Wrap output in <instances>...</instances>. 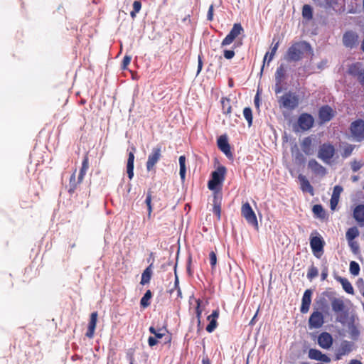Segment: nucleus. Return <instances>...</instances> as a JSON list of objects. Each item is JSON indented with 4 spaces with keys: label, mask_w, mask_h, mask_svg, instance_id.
Segmentation results:
<instances>
[{
    "label": "nucleus",
    "mask_w": 364,
    "mask_h": 364,
    "mask_svg": "<svg viewBox=\"0 0 364 364\" xmlns=\"http://www.w3.org/2000/svg\"><path fill=\"white\" fill-rule=\"evenodd\" d=\"M362 166H363V164L359 161H353L351 162V168L353 172L358 171V170H360Z\"/></svg>",
    "instance_id": "obj_51"
},
{
    "label": "nucleus",
    "mask_w": 364,
    "mask_h": 364,
    "mask_svg": "<svg viewBox=\"0 0 364 364\" xmlns=\"http://www.w3.org/2000/svg\"><path fill=\"white\" fill-rule=\"evenodd\" d=\"M302 56L303 52L300 49L296 47H289L285 58L289 62H296L300 60L302 58Z\"/></svg>",
    "instance_id": "obj_17"
},
{
    "label": "nucleus",
    "mask_w": 364,
    "mask_h": 364,
    "mask_svg": "<svg viewBox=\"0 0 364 364\" xmlns=\"http://www.w3.org/2000/svg\"><path fill=\"white\" fill-rule=\"evenodd\" d=\"M221 105L223 114H228L231 112L232 107L230 105V99H228V97H222Z\"/></svg>",
    "instance_id": "obj_36"
},
{
    "label": "nucleus",
    "mask_w": 364,
    "mask_h": 364,
    "mask_svg": "<svg viewBox=\"0 0 364 364\" xmlns=\"http://www.w3.org/2000/svg\"><path fill=\"white\" fill-rule=\"evenodd\" d=\"M336 154L333 145L330 143H324L319 146L318 157L326 164H330Z\"/></svg>",
    "instance_id": "obj_5"
},
{
    "label": "nucleus",
    "mask_w": 364,
    "mask_h": 364,
    "mask_svg": "<svg viewBox=\"0 0 364 364\" xmlns=\"http://www.w3.org/2000/svg\"><path fill=\"white\" fill-rule=\"evenodd\" d=\"M342 191L343 188L341 186H336L333 188L332 196L339 198V196Z\"/></svg>",
    "instance_id": "obj_52"
},
{
    "label": "nucleus",
    "mask_w": 364,
    "mask_h": 364,
    "mask_svg": "<svg viewBox=\"0 0 364 364\" xmlns=\"http://www.w3.org/2000/svg\"><path fill=\"white\" fill-rule=\"evenodd\" d=\"M286 75V69L284 65H280L275 73L274 92L277 95L283 90V81Z\"/></svg>",
    "instance_id": "obj_9"
},
{
    "label": "nucleus",
    "mask_w": 364,
    "mask_h": 364,
    "mask_svg": "<svg viewBox=\"0 0 364 364\" xmlns=\"http://www.w3.org/2000/svg\"><path fill=\"white\" fill-rule=\"evenodd\" d=\"M339 198H336L333 196H331V200H330V205L331 210H334L336 206L337 205L338 203Z\"/></svg>",
    "instance_id": "obj_55"
},
{
    "label": "nucleus",
    "mask_w": 364,
    "mask_h": 364,
    "mask_svg": "<svg viewBox=\"0 0 364 364\" xmlns=\"http://www.w3.org/2000/svg\"><path fill=\"white\" fill-rule=\"evenodd\" d=\"M309 357L311 359L323 361L325 363H329L331 361V359L328 356L323 354L317 349H310L309 351Z\"/></svg>",
    "instance_id": "obj_23"
},
{
    "label": "nucleus",
    "mask_w": 364,
    "mask_h": 364,
    "mask_svg": "<svg viewBox=\"0 0 364 364\" xmlns=\"http://www.w3.org/2000/svg\"><path fill=\"white\" fill-rule=\"evenodd\" d=\"M131 60H132V55H128L127 53L122 60V66H121L122 70H126L127 68L128 65H129V63L131 62Z\"/></svg>",
    "instance_id": "obj_49"
},
{
    "label": "nucleus",
    "mask_w": 364,
    "mask_h": 364,
    "mask_svg": "<svg viewBox=\"0 0 364 364\" xmlns=\"http://www.w3.org/2000/svg\"><path fill=\"white\" fill-rule=\"evenodd\" d=\"M76 170L73 173L70 178L69 181V188H68V193L72 194L75 192L76 190L77 186L80 184L82 182H79V177L77 178V180H76Z\"/></svg>",
    "instance_id": "obj_32"
},
{
    "label": "nucleus",
    "mask_w": 364,
    "mask_h": 364,
    "mask_svg": "<svg viewBox=\"0 0 364 364\" xmlns=\"http://www.w3.org/2000/svg\"><path fill=\"white\" fill-rule=\"evenodd\" d=\"M151 200H152L151 191H149L147 192L146 198V200H145V203H146V205L147 206V209H148V218H151L152 210H153L152 209Z\"/></svg>",
    "instance_id": "obj_43"
},
{
    "label": "nucleus",
    "mask_w": 364,
    "mask_h": 364,
    "mask_svg": "<svg viewBox=\"0 0 364 364\" xmlns=\"http://www.w3.org/2000/svg\"><path fill=\"white\" fill-rule=\"evenodd\" d=\"M317 303H321V309L327 307V304H326V301H322V299H321L319 301H317Z\"/></svg>",
    "instance_id": "obj_63"
},
{
    "label": "nucleus",
    "mask_w": 364,
    "mask_h": 364,
    "mask_svg": "<svg viewBox=\"0 0 364 364\" xmlns=\"http://www.w3.org/2000/svg\"><path fill=\"white\" fill-rule=\"evenodd\" d=\"M312 141L310 137H306L301 142V149L306 155H311L313 150L311 148Z\"/></svg>",
    "instance_id": "obj_33"
},
{
    "label": "nucleus",
    "mask_w": 364,
    "mask_h": 364,
    "mask_svg": "<svg viewBox=\"0 0 364 364\" xmlns=\"http://www.w3.org/2000/svg\"><path fill=\"white\" fill-rule=\"evenodd\" d=\"M300 102L299 97L296 93L289 91L278 98V104L280 109L289 111L294 110Z\"/></svg>",
    "instance_id": "obj_1"
},
{
    "label": "nucleus",
    "mask_w": 364,
    "mask_h": 364,
    "mask_svg": "<svg viewBox=\"0 0 364 364\" xmlns=\"http://www.w3.org/2000/svg\"><path fill=\"white\" fill-rule=\"evenodd\" d=\"M149 332L155 336V337L158 339L162 338L165 336V333L163 331L168 332L166 328H159L156 330L154 326H150Z\"/></svg>",
    "instance_id": "obj_41"
},
{
    "label": "nucleus",
    "mask_w": 364,
    "mask_h": 364,
    "mask_svg": "<svg viewBox=\"0 0 364 364\" xmlns=\"http://www.w3.org/2000/svg\"><path fill=\"white\" fill-rule=\"evenodd\" d=\"M255 103L257 106H259V97L257 95L255 97Z\"/></svg>",
    "instance_id": "obj_64"
},
{
    "label": "nucleus",
    "mask_w": 364,
    "mask_h": 364,
    "mask_svg": "<svg viewBox=\"0 0 364 364\" xmlns=\"http://www.w3.org/2000/svg\"><path fill=\"white\" fill-rule=\"evenodd\" d=\"M358 80L360 83L364 86V70H363L362 73L360 74V77H358Z\"/></svg>",
    "instance_id": "obj_62"
},
{
    "label": "nucleus",
    "mask_w": 364,
    "mask_h": 364,
    "mask_svg": "<svg viewBox=\"0 0 364 364\" xmlns=\"http://www.w3.org/2000/svg\"><path fill=\"white\" fill-rule=\"evenodd\" d=\"M308 168L316 175L323 177L327 171L326 168L315 159H311L308 162Z\"/></svg>",
    "instance_id": "obj_14"
},
{
    "label": "nucleus",
    "mask_w": 364,
    "mask_h": 364,
    "mask_svg": "<svg viewBox=\"0 0 364 364\" xmlns=\"http://www.w3.org/2000/svg\"><path fill=\"white\" fill-rule=\"evenodd\" d=\"M148 343L150 347H153V346H156L158 343L157 338L155 336L154 337L150 336L148 338Z\"/></svg>",
    "instance_id": "obj_57"
},
{
    "label": "nucleus",
    "mask_w": 364,
    "mask_h": 364,
    "mask_svg": "<svg viewBox=\"0 0 364 364\" xmlns=\"http://www.w3.org/2000/svg\"><path fill=\"white\" fill-rule=\"evenodd\" d=\"M219 316V311L218 309L214 310L210 315H209L207 319L209 321V323L206 326V331L208 333H212L217 328L218 322L217 318Z\"/></svg>",
    "instance_id": "obj_19"
},
{
    "label": "nucleus",
    "mask_w": 364,
    "mask_h": 364,
    "mask_svg": "<svg viewBox=\"0 0 364 364\" xmlns=\"http://www.w3.org/2000/svg\"><path fill=\"white\" fill-rule=\"evenodd\" d=\"M202 58H203V55L201 53H200L198 56V70H197V75H198L201 70H202V68H203V61H202Z\"/></svg>",
    "instance_id": "obj_54"
},
{
    "label": "nucleus",
    "mask_w": 364,
    "mask_h": 364,
    "mask_svg": "<svg viewBox=\"0 0 364 364\" xmlns=\"http://www.w3.org/2000/svg\"><path fill=\"white\" fill-rule=\"evenodd\" d=\"M179 165H180V171L179 174L182 181H183L186 178V156H181L179 157Z\"/></svg>",
    "instance_id": "obj_37"
},
{
    "label": "nucleus",
    "mask_w": 364,
    "mask_h": 364,
    "mask_svg": "<svg viewBox=\"0 0 364 364\" xmlns=\"http://www.w3.org/2000/svg\"><path fill=\"white\" fill-rule=\"evenodd\" d=\"M312 291L311 289H306L302 296L301 306L300 311L302 314H306L310 308L311 303Z\"/></svg>",
    "instance_id": "obj_16"
},
{
    "label": "nucleus",
    "mask_w": 364,
    "mask_h": 364,
    "mask_svg": "<svg viewBox=\"0 0 364 364\" xmlns=\"http://www.w3.org/2000/svg\"><path fill=\"white\" fill-rule=\"evenodd\" d=\"M98 314L97 311L92 312L90 315V321L88 324L87 331L86 332V336L91 338L93 337L96 324L97 321Z\"/></svg>",
    "instance_id": "obj_21"
},
{
    "label": "nucleus",
    "mask_w": 364,
    "mask_h": 364,
    "mask_svg": "<svg viewBox=\"0 0 364 364\" xmlns=\"http://www.w3.org/2000/svg\"><path fill=\"white\" fill-rule=\"evenodd\" d=\"M88 168H89V158H88V154H86L84 156V158H83V160H82V166H81V168L80 170V173H79V182H82V180L84 178V176H85Z\"/></svg>",
    "instance_id": "obj_30"
},
{
    "label": "nucleus",
    "mask_w": 364,
    "mask_h": 364,
    "mask_svg": "<svg viewBox=\"0 0 364 364\" xmlns=\"http://www.w3.org/2000/svg\"><path fill=\"white\" fill-rule=\"evenodd\" d=\"M324 323V316L322 312L318 309L314 310L309 318V327L310 329H317L323 326Z\"/></svg>",
    "instance_id": "obj_8"
},
{
    "label": "nucleus",
    "mask_w": 364,
    "mask_h": 364,
    "mask_svg": "<svg viewBox=\"0 0 364 364\" xmlns=\"http://www.w3.org/2000/svg\"><path fill=\"white\" fill-rule=\"evenodd\" d=\"M175 289L180 288L179 287V280L178 275L176 274V265L175 266V282H174Z\"/></svg>",
    "instance_id": "obj_60"
},
{
    "label": "nucleus",
    "mask_w": 364,
    "mask_h": 364,
    "mask_svg": "<svg viewBox=\"0 0 364 364\" xmlns=\"http://www.w3.org/2000/svg\"><path fill=\"white\" fill-rule=\"evenodd\" d=\"M227 169L224 166H219L217 169L211 173V179L208 181V187L210 190L216 189L217 186L221 185L225 180Z\"/></svg>",
    "instance_id": "obj_3"
},
{
    "label": "nucleus",
    "mask_w": 364,
    "mask_h": 364,
    "mask_svg": "<svg viewBox=\"0 0 364 364\" xmlns=\"http://www.w3.org/2000/svg\"><path fill=\"white\" fill-rule=\"evenodd\" d=\"M328 267H324V268L322 270L321 275V280L326 279V278L328 277Z\"/></svg>",
    "instance_id": "obj_59"
},
{
    "label": "nucleus",
    "mask_w": 364,
    "mask_h": 364,
    "mask_svg": "<svg viewBox=\"0 0 364 364\" xmlns=\"http://www.w3.org/2000/svg\"><path fill=\"white\" fill-rule=\"evenodd\" d=\"M312 211L314 214L321 219H323L326 216V213L323 206L320 204H316L313 206Z\"/></svg>",
    "instance_id": "obj_38"
},
{
    "label": "nucleus",
    "mask_w": 364,
    "mask_h": 364,
    "mask_svg": "<svg viewBox=\"0 0 364 364\" xmlns=\"http://www.w3.org/2000/svg\"><path fill=\"white\" fill-rule=\"evenodd\" d=\"M161 157V146L157 145L151 149V153L148 156V159L146 163V170L148 171L154 170L155 166L159 161Z\"/></svg>",
    "instance_id": "obj_7"
},
{
    "label": "nucleus",
    "mask_w": 364,
    "mask_h": 364,
    "mask_svg": "<svg viewBox=\"0 0 364 364\" xmlns=\"http://www.w3.org/2000/svg\"><path fill=\"white\" fill-rule=\"evenodd\" d=\"M153 264H150L143 272L140 284L144 285L150 282L152 274Z\"/></svg>",
    "instance_id": "obj_31"
},
{
    "label": "nucleus",
    "mask_w": 364,
    "mask_h": 364,
    "mask_svg": "<svg viewBox=\"0 0 364 364\" xmlns=\"http://www.w3.org/2000/svg\"><path fill=\"white\" fill-rule=\"evenodd\" d=\"M350 272L353 276H358L360 272V265L358 262L355 261H351L350 262Z\"/></svg>",
    "instance_id": "obj_45"
},
{
    "label": "nucleus",
    "mask_w": 364,
    "mask_h": 364,
    "mask_svg": "<svg viewBox=\"0 0 364 364\" xmlns=\"http://www.w3.org/2000/svg\"><path fill=\"white\" fill-rule=\"evenodd\" d=\"M219 149L223 151L228 159H232V153L226 135H221L217 140Z\"/></svg>",
    "instance_id": "obj_13"
},
{
    "label": "nucleus",
    "mask_w": 364,
    "mask_h": 364,
    "mask_svg": "<svg viewBox=\"0 0 364 364\" xmlns=\"http://www.w3.org/2000/svg\"><path fill=\"white\" fill-rule=\"evenodd\" d=\"M355 148L354 145L352 144H346L343 148L341 152V156L343 158H347L350 156Z\"/></svg>",
    "instance_id": "obj_44"
},
{
    "label": "nucleus",
    "mask_w": 364,
    "mask_h": 364,
    "mask_svg": "<svg viewBox=\"0 0 364 364\" xmlns=\"http://www.w3.org/2000/svg\"><path fill=\"white\" fill-rule=\"evenodd\" d=\"M362 72V64L360 63H354L351 65L348 68L349 74L353 76H358V77H360Z\"/></svg>",
    "instance_id": "obj_34"
},
{
    "label": "nucleus",
    "mask_w": 364,
    "mask_h": 364,
    "mask_svg": "<svg viewBox=\"0 0 364 364\" xmlns=\"http://www.w3.org/2000/svg\"><path fill=\"white\" fill-rule=\"evenodd\" d=\"M298 179L300 182L301 185V189L303 192H308L311 196L314 195V188L308 181V179L306 178L305 176L302 174H299L298 176Z\"/></svg>",
    "instance_id": "obj_25"
},
{
    "label": "nucleus",
    "mask_w": 364,
    "mask_h": 364,
    "mask_svg": "<svg viewBox=\"0 0 364 364\" xmlns=\"http://www.w3.org/2000/svg\"><path fill=\"white\" fill-rule=\"evenodd\" d=\"M202 363L203 364H211V362H210V359L208 358V355H205L203 357Z\"/></svg>",
    "instance_id": "obj_61"
},
{
    "label": "nucleus",
    "mask_w": 364,
    "mask_h": 364,
    "mask_svg": "<svg viewBox=\"0 0 364 364\" xmlns=\"http://www.w3.org/2000/svg\"><path fill=\"white\" fill-rule=\"evenodd\" d=\"M221 201L222 196L218 194H215L213 201V212L217 216L218 220H220L221 218Z\"/></svg>",
    "instance_id": "obj_26"
},
{
    "label": "nucleus",
    "mask_w": 364,
    "mask_h": 364,
    "mask_svg": "<svg viewBox=\"0 0 364 364\" xmlns=\"http://www.w3.org/2000/svg\"><path fill=\"white\" fill-rule=\"evenodd\" d=\"M314 122L313 117L308 113L301 114L298 119V124L304 131L310 129L313 127Z\"/></svg>",
    "instance_id": "obj_12"
},
{
    "label": "nucleus",
    "mask_w": 364,
    "mask_h": 364,
    "mask_svg": "<svg viewBox=\"0 0 364 364\" xmlns=\"http://www.w3.org/2000/svg\"><path fill=\"white\" fill-rule=\"evenodd\" d=\"M332 310L336 314L346 312V305L343 299L333 297L331 298Z\"/></svg>",
    "instance_id": "obj_20"
},
{
    "label": "nucleus",
    "mask_w": 364,
    "mask_h": 364,
    "mask_svg": "<svg viewBox=\"0 0 364 364\" xmlns=\"http://www.w3.org/2000/svg\"><path fill=\"white\" fill-rule=\"evenodd\" d=\"M353 215L360 226H364V205L359 204L356 205L353 210Z\"/></svg>",
    "instance_id": "obj_22"
},
{
    "label": "nucleus",
    "mask_w": 364,
    "mask_h": 364,
    "mask_svg": "<svg viewBox=\"0 0 364 364\" xmlns=\"http://www.w3.org/2000/svg\"><path fill=\"white\" fill-rule=\"evenodd\" d=\"M318 343L322 348L328 349L333 344V338L328 332H322L318 337Z\"/></svg>",
    "instance_id": "obj_15"
},
{
    "label": "nucleus",
    "mask_w": 364,
    "mask_h": 364,
    "mask_svg": "<svg viewBox=\"0 0 364 364\" xmlns=\"http://www.w3.org/2000/svg\"><path fill=\"white\" fill-rule=\"evenodd\" d=\"M358 39V36L355 31H347L343 36V43L344 46H354Z\"/></svg>",
    "instance_id": "obj_18"
},
{
    "label": "nucleus",
    "mask_w": 364,
    "mask_h": 364,
    "mask_svg": "<svg viewBox=\"0 0 364 364\" xmlns=\"http://www.w3.org/2000/svg\"><path fill=\"white\" fill-rule=\"evenodd\" d=\"M352 349L353 344L350 341H343L338 349V354L336 355V359L338 360L342 355L349 353L350 351H352Z\"/></svg>",
    "instance_id": "obj_27"
},
{
    "label": "nucleus",
    "mask_w": 364,
    "mask_h": 364,
    "mask_svg": "<svg viewBox=\"0 0 364 364\" xmlns=\"http://www.w3.org/2000/svg\"><path fill=\"white\" fill-rule=\"evenodd\" d=\"M336 279L341 284L343 289L346 292L350 294H354V289L350 282L346 278L338 276L336 277Z\"/></svg>",
    "instance_id": "obj_29"
},
{
    "label": "nucleus",
    "mask_w": 364,
    "mask_h": 364,
    "mask_svg": "<svg viewBox=\"0 0 364 364\" xmlns=\"http://www.w3.org/2000/svg\"><path fill=\"white\" fill-rule=\"evenodd\" d=\"M152 296V293L150 290H147L143 297L141 299L140 305L143 308H146L150 305L149 300Z\"/></svg>",
    "instance_id": "obj_40"
},
{
    "label": "nucleus",
    "mask_w": 364,
    "mask_h": 364,
    "mask_svg": "<svg viewBox=\"0 0 364 364\" xmlns=\"http://www.w3.org/2000/svg\"><path fill=\"white\" fill-rule=\"evenodd\" d=\"M318 274V269L314 266L311 265L308 270L307 272V278L311 281L314 278L316 277Z\"/></svg>",
    "instance_id": "obj_47"
},
{
    "label": "nucleus",
    "mask_w": 364,
    "mask_h": 364,
    "mask_svg": "<svg viewBox=\"0 0 364 364\" xmlns=\"http://www.w3.org/2000/svg\"><path fill=\"white\" fill-rule=\"evenodd\" d=\"M335 114L336 111L329 105H323L318 110V119L321 124L331 121Z\"/></svg>",
    "instance_id": "obj_10"
},
{
    "label": "nucleus",
    "mask_w": 364,
    "mask_h": 364,
    "mask_svg": "<svg viewBox=\"0 0 364 364\" xmlns=\"http://www.w3.org/2000/svg\"><path fill=\"white\" fill-rule=\"evenodd\" d=\"M243 115L245 118V119L248 122V125L251 126L252 124V112L251 108L250 107H245L243 109Z\"/></svg>",
    "instance_id": "obj_46"
},
{
    "label": "nucleus",
    "mask_w": 364,
    "mask_h": 364,
    "mask_svg": "<svg viewBox=\"0 0 364 364\" xmlns=\"http://www.w3.org/2000/svg\"><path fill=\"white\" fill-rule=\"evenodd\" d=\"M324 245L325 242L321 236L316 231L312 232L310 236V246L316 257L320 258L321 257L323 253Z\"/></svg>",
    "instance_id": "obj_2"
},
{
    "label": "nucleus",
    "mask_w": 364,
    "mask_h": 364,
    "mask_svg": "<svg viewBox=\"0 0 364 364\" xmlns=\"http://www.w3.org/2000/svg\"><path fill=\"white\" fill-rule=\"evenodd\" d=\"M209 259L212 269H215L217 264V256L214 251H211L209 254Z\"/></svg>",
    "instance_id": "obj_50"
},
{
    "label": "nucleus",
    "mask_w": 364,
    "mask_h": 364,
    "mask_svg": "<svg viewBox=\"0 0 364 364\" xmlns=\"http://www.w3.org/2000/svg\"><path fill=\"white\" fill-rule=\"evenodd\" d=\"M141 9V3L139 1H134L133 3V10L130 12V16L132 18H134L137 13Z\"/></svg>",
    "instance_id": "obj_48"
},
{
    "label": "nucleus",
    "mask_w": 364,
    "mask_h": 364,
    "mask_svg": "<svg viewBox=\"0 0 364 364\" xmlns=\"http://www.w3.org/2000/svg\"><path fill=\"white\" fill-rule=\"evenodd\" d=\"M196 306L195 313H196V318H197L198 326L200 327V324H201V317H202V312H203V309H201V306H200L202 301L200 299H196Z\"/></svg>",
    "instance_id": "obj_39"
},
{
    "label": "nucleus",
    "mask_w": 364,
    "mask_h": 364,
    "mask_svg": "<svg viewBox=\"0 0 364 364\" xmlns=\"http://www.w3.org/2000/svg\"><path fill=\"white\" fill-rule=\"evenodd\" d=\"M302 16L304 18L310 20L313 18V11L311 6L305 4L302 8Z\"/></svg>",
    "instance_id": "obj_42"
},
{
    "label": "nucleus",
    "mask_w": 364,
    "mask_h": 364,
    "mask_svg": "<svg viewBox=\"0 0 364 364\" xmlns=\"http://www.w3.org/2000/svg\"><path fill=\"white\" fill-rule=\"evenodd\" d=\"M358 235L359 230L356 227L349 228L346 233V237L348 242H351Z\"/></svg>",
    "instance_id": "obj_35"
},
{
    "label": "nucleus",
    "mask_w": 364,
    "mask_h": 364,
    "mask_svg": "<svg viewBox=\"0 0 364 364\" xmlns=\"http://www.w3.org/2000/svg\"><path fill=\"white\" fill-rule=\"evenodd\" d=\"M243 31V28L240 23H235L230 33L223 39L222 46H228L232 43L234 40Z\"/></svg>",
    "instance_id": "obj_11"
},
{
    "label": "nucleus",
    "mask_w": 364,
    "mask_h": 364,
    "mask_svg": "<svg viewBox=\"0 0 364 364\" xmlns=\"http://www.w3.org/2000/svg\"><path fill=\"white\" fill-rule=\"evenodd\" d=\"M350 132L354 141H364V120L358 119L353 121L350 125Z\"/></svg>",
    "instance_id": "obj_4"
},
{
    "label": "nucleus",
    "mask_w": 364,
    "mask_h": 364,
    "mask_svg": "<svg viewBox=\"0 0 364 364\" xmlns=\"http://www.w3.org/2000/svg\"><path fill=\"white\" fill-rule=\"evenodd\" d=\"M213 12H214V6L211 4L208 9V11L207 14V19L208 21H213Z\"/></svg>",
    "instance_id": "obj_53"
},
{
    "label": "nucleus",
    "mask_w": 364,
    "mask_h": 364,
    "mask_svg": "<svg viewBox=\"0 0 364 364\" xmlns=\"http://www.w3.org/2000/svg\"><path fill=\"white\" fill-rule=\"evenodd\" d=\"M277 48L278 47H272L271 50L265 53L263 59V64L260 71L261 75L262 74L264 66H269V63L273 60L277 51Z\"/></svg>",
    "instance_id": "obj_28"
},
{
    "label": "nucleus",
    "mask_w": 364,
    "mask_h": 364,
    "mask_svg": "<svg viewBox=\"0 0 364 364\" xmlns=\"http://www.w3.org/2000/svg\"><path fill=\"white\" fill-rule=\"evenodd\" d=\"M136 151L135 147H132V151H130L128 155L127 164V172L129 178L131 180L134 176V152Z\"/></svg>",
    "instance_id": "obj_24"
},
{
    "label": "nucleus",
    "mask_w": 364,
    "mask_h": 364,
    "mask_svg": "<svg viewBox=\"0 0 364 364\" xmlns=\"http://www.w3.org/2000/svg\"><path fill=\"white\" fill-rule=\"evenodd\" d=\"M235 52L231 50H224V56L227 59H231L234 57Z\"/></svg>",
    "instance_id": "obj_56"
},
{
    "label": "nucleus",
    "mask_w": 364,
    "mask_h": 364,
    "mask_svg": "<svg viewBox=\"0 0 364 364\" xmlns=\"http://www.w3.org/2000/svg\"><path fill=\"white\" fill-rule=\"evenodd\" d=\"M241 215L246 220L247 223L255 228H258V221L256 214L248 202L242 203L241 207Z\"/></svg>",
    "instance_id": "obj_6"
},
{
    "label": "nucleus",
    "mask_w": 364,
    "mask_h": 364,
    "mask_svg": "<svg viewBox=\"0 0 364 364\" xmlns=\"http://www.w3.org/2000/svg\"><path fill=\"white\" fill-rule=\"evenodd\" d=\"M326 5L330 7L335 9V6L338 4V0H324Z\"/></svg>",
    "instance_id": "obj_58"
}]
</instances>
